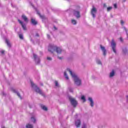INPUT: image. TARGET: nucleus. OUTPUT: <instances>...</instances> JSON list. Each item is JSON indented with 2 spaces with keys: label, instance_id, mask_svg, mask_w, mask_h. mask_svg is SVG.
<instances>
[{
  "label": "nucleus",
  "instance_id": "obj_45",
  "mask_svg": "<svg viewBox=\"0 0 128 128\" xmlns=\"http://www.w3.org/2000/svg\"><path fill=\"white\" fill-rule=\"evenodd\" d=\"M78 8H80V7H78Z\"/></svg>",
  "mask_w": 128,
  "mask_h": 128
},
{
  "label": "nucleus",
  "instance_id": "obj_30",
  "mask_svg": "<svg viewBox=\"0 0 128 128\" xmlns=\"http://www.w3.org/2000/svg\"><path fill=\"white\" fill-rule=\"evenodd\" d=\"M48 60H52V58L50 57H47Z\"/></svg>",
  "mask_w": 128,
  "mask_h": 128
},
{
  "label": "nucleus",
  "instance_id": "obj_21",
  "mask_svg": "<svg viewBox=\"0 0 128 128\" xmlns=\"http://www.w3.org/2000/svg\"><path fill=\"white\" fill-rule=\"evenodd\" d=\"M72 24H76V20H72Z\"/></svg>",
  "mask_w": 128,
  "mask_h": 128
},
{
  "label": "nucleus",
  "instance_id": "obj_4",
  "mask_svg": "<svg viewBox=\"0 0 128 128\" xmlns=\"http://www.w3.org/2000/svg\"><path fill=\"white\" fill-rule=\"evenodd\" d=\"M69 100L74 108H76L78 106V101L74 98L69 97Z\"/></svg>",
  "mask_w": 128,
  "mask_h": 128
},
{
  "label": "nucleus",
  "instance_id": "obj_37",
  "mask_svg": "<svg viewBox=\"0 0 128 128\" xmlns=\"http://www.w3.org/2000/svg\"><path fill=\"white\" fill-rule=\"evenodd\" d=\"M12 90L13 91V92H16V91L14 89H12Z\"/></svg>",
  "mask_w": 128,
  "mask_h": 128
},
{
  "label": "nucleus",
  "instance_id": "obj_3",
  "mask_svg": "<svg viewBox=\"0 0 128 128\" xmlns=\"http://www.w3.org/2000/svg\"><path fill=\"white\" fill-rule=\"evenodd\" d=\"M31 83V86L32 88H35V92H38V94H41V96H44V92H42V91L40 90V88L38 87V86L36 85V84H34V82H32V81L30 82Z\"/></svg>",
  "mask_w": 128,
  "mask_h": 128
},
{
  "label": "nucleus",
  "instance_id": "obj_39",
  "mask_svg": "<svg viewBox=\"0 0 128 128\" xmlns=\"http://www.w3.org/2000/svg\"><path fill=\"white\" fill-rule=\"evenodd\" d=\"M47 36H48V38H50V35H48V34L47 35Z\"/></svg>",
  "mask_w": 128,
  "mask_h": 128
},
{
  "label": "nucleus",
  "instance_id": "obj_26",
  "mask_svg": "<svg viewBox=\"0 0 128 128\" xmlns=\"http://www.w3.org/2000/svg\"><path fill=\"white\" fill-rule=\"evenodd\" d=\"M33 56L34 58V60H36V58H38V56H36V54H33Z\"/></svg>",
  "mask_w": 128,
  "mask_h": 128
},
{
  "label": "nucleus",
  "instance_id": "obj_40",
  "mask_svg": "<svg viewBox=\"0 0 128 128\" xmlns=\"http://www.w3.org/2000/svg\"><path fill=\"white\" fill-rule=\"evenodd\" d=\"M54 30H58V28H56V26H54Z\"/></svg>",
  "mask_w": 128,
  "mask_h": 128
},
{
  "label": "nucleus",
  "instance_id": "obj_5",
  "mask_svg": "<svg viewBox=\"0 0 128 128\" xmlns=\"http://www.w3.org/2000/svg\"><path fill=\"white\" fill-rule=\"evenodd\" d=\"M98 12V10H96V8L94 7V6H92V8L90 10V14L92 16V18H96V14Z\"/></svg>",
  "mask_w": 128,
  "mask_h": 128
},
{
  "label": "nucleus",
  "instance_id": "obj_9",
  "mask_svg": "<svg viewBox=\"0 0 128 128\" xmlns=\"http://www.w3.org/2000/svg\"><path fill=\"white\" fill-rule=\"evenodd\" d=\"M100 47L102 50L103 52L104 56H106V48L102 45H100Z\"/></svg>",
  "mask_w": 128,
  "mask_h": 128
},
{
  "label": "nucleus",
  "instance_id": "obj_8",
  "mask_svg": "<svg viewBox=\"0 0 128 128\" xmlns=\"http://www.w3.org/2000/svg\"><path fill=\"white\" fill-rule=\"evenodd\" d=\"M18 22L20 24H21L23 30H26V24H24V22H22V20L19 19L18 20Z\"/></svg>",
  "mask_w": 128,
  "mask_h": 128
},
{
  "label": "nucleus",
  "instance_id": "obj_42",
  "mask_svg": "<svg viewBox=\"0 0 128 128\" xmlns=\"http://www.w3.org/2000/svg\"><path fill=\"white\" fill-rule=\"evenodd\" d=\"M37 64H40V62H38Z\"/></svg>",
  "mask_w": 128,
  "mask_h": 128
},
{
  "label": "nucleus",
  "instance_id": "obj_7",
  "mask_svg": "<svg viewBox=\"0 0 128 128\" xmlns=\"http://www.w3.org/2000/svg\"><path fill=\"white\" fill-rule=\"evenodd\" d=\"M74 15L76 16V18H80V13L78 10H74Z\"/></svg>",
  "mask_w": 128,
  "mask_h": 128
},
{
  "label": "nucleus",
  "instance_id": "obj_2",
  "mask_svg": "<svg viewBox=\"0 0 128 128\" xmlns=\"http://www.w3.org/2000/svg\"><path fill=\"white\" fill-rule=\"evenodd\" d=\"M48 50L50 52H52V54L54 52H56L57 54H62V48H60L54 45H50L48 46Z\"/></svg>",
  "mask_w": 128,
  "mask_h": 128
},
{
  "label": "nucleus",
  "instance_id": "obj_24",
  "mask_svg": "<svg viewBox=\"0 0 128 128\" xmlns=\"http://www.w3.org/2000/svg\"><path fill=\"white\" fill-rule=\"evenodd\" d=\"M112 8V7L109 6L107 8V12H110V10H111Z\"/></svg>",
  "mask_w": 128,
  "mask_h": 128
},
{
  "label": "nucleus",
  "instance_id": "obj_29",
  "mask_svg": "<svg viewBox=\"0 0 128 128\" xmlns=\"http://www.w3.org/2000/svg\"><path fill=\"white\" fill-rule=\"evenodd\" d=\"M114 8H118V6L116 5V4H114Z\"/></svg>",
  "mask_w": 128,
  "mask_h": 128
},
{
  "label": "nucleus",
  "instance_id": "obj_38",
  "mask_svg": "<svg viewBox=\"0 0 128 128\" xmlns=\"http://www.w3.org/2000/svg\"><path fill=\"white\" fill-rule=\"evenodd\" d=\"M58 58H59V60H62V57H58Z\"/></svg>",
  "mask_w": 128,
  "mask_h": 128
},
{
  "label": "nucleus",
  "instance_id": "obj_25",
  "mask_svg": "<svg viewBox=\"0 0 128 128\" xmlns=\"http://www.w3.org/2000/svg\"><path fill=\"white\" fill-rule=\"evenodd\" d=\"M123 52L124 54H126V52H128V49H126V48H125L124 50H123Z\"/></svg>",
  "mask_w": 128,
  "mask_h": 128
},
{
  "label": "nucleus",
  "instance_id": "obj_35",
  "mask_svg": "<svg viewBox=\"0 0 128 128\" xmlns=\"http://www.w3.org/2000/svg\"><path fill=\"white\" fill-rule=\"evenodd\" d=\"M124 30L125 32H126V34H128V30H126V28H124Z\"/></svg>",
  "mask_w": 128,
  "mask_h": 128
},
{
  "label": "nucleus",
  "instance_id": "obj_36",
  "mask_svg": "<svg viewBox=\"0 0 128 128\" xmlns=\"http://www.w3.org/2000/svg\"><path fill=\"white\" fill-rule=\"evenodd\" d=\"M1 54H4V50H2Z\"/></svg>",
  "mask_w": 128,
  "mask_h": 128
},
{
  "label": "nucleus",
  "instance_id": "obj_33",
  "mask_svg": "<svg viewBox=\"0 0 128 128\" xmlns=\"http://www.w3.org/2000/svg\"><path fill=\"white\" fill-rule=\"evenodd\" d=\"M82 128H86V126L85 124H83V126H82Z\"/></svg>",
  "mask_w": 128,
  "mask_h": 128
},
{
  "label": "nucleus",
  "instance_id": "obj_17",
  "mask_svg": "<svg viewBox=\"0 0 128 128\" xmlns=\"http://www.w3.org/2000/svg\"><path fill=\"white\" fill-rule=\"evenodd\" d=\"M114 76V70H112V72L110 73V78H112V76Z\"/></svg>",
  "mask_w": 128,
  "mask_h": 128
},
{
  "label": "nucleus",
  "instance_id": "obj_6",
  "mask_svg": "<svg viewBox=\"0 0 128 128\" xmlns=\"http://www.w3.org/2000/svg\"><path fill=\"white\" fill-rule=\"evenodd\" d=\"M111 46H112V49L114 54H116V42H114V40H112Z\"/></svg>",
  "mask_w": 128,
  "mask_h": 128
},
{
  "label": "nucleus",
  "instance_id": "obj_18",
  "mask_svg": "<svg viewBox=\"0 0 128 128\" xmlns=\"http://www.w3.org/2000/svg\"><path fill=\"white\" fill-rule=\"evenodd\" d=\"M64 76L66 78V80H68V74H66V72H64Z\"/></svg>",
  "mask_w": 128,
  "mask_h": 128
},
{
  "label": "nucleus",
  "instance_id": "obj_34",
  "mask_svg": "<svg viewBox=\"0 0 128 128\" xmlns=\"http://www.w3.org/2000/svg\"><path fill=\"white\" fill-rule=\"evenodd\" d=\"M120 42H124V40L122 39V38L120 37Z\"/></svg>",
  "mask_w": 128,
  "mask_h": 128
},
{
  "label": "nucleus",
  "instance_id": "obj_43",
  "mask_svg": "<svg viewBox=\"0 0 128 128\" xmlns=\"http://www.w3.org/2000/svg\"><path fill=\"white\" fill-rule=\"evenodd\" d=\"M41 84L42 86H43L42 84Z\"/></svg>",
  "mask_w": 128,
  "mask_h": 128
},
{
  "label": "nucleus",
  "instance_id": "obj_41",
  "mask_svg": "<svg viewBox=\"0 0 128 128\" xmlns=\"http://www.w3.org/2000/svg\"><path fill=\"white\" fill-rule=\"evenodd\" d=\"M36 36H39L38 34H36Z\"/></svg>",
  "mask_w": 128,
  "mask_h": 128
},
{
  "label": "nucleus",
  "instance_id": "obj_12",
  "mask_svg": "<svg viewBox=\"0 0 128 128\" xmlns=\"http://www.w3.org/2000/svg\"><path fill=\"white\" fill-rule=\"evenodd\" d=\"M22 18L26 22H28V18L25 15H22Z\"/></svg>",
  "mask_w": 128,
  "mask_h": 128
},
{
  "label": "nucleus",
  "instance_id": "obj_10",
  "mask_svg": "<svg viewBox=\"0 0 128 128\" xmlns=\"http://www.w3.org/2000/svg\"><path fill=\"white\" fill-rule=\"evenodd\" d=\"M31 22L34 26H36L38 24V22L34 18H31Z\"/></svg>",
  "mask_w": 128,
  "mask_h": 128
},
{
  "label": "nucleus",
  "instance_id": "obj_13",
  "mask_svg": "<svg viewBox=\"0 0 128 128\" xmlns=\"http://www.w3.org/2000/svg\"><path fill=\"white\" fill-rule=\"evenodd\" d=\"M38 14L40 16V18H42V20H46V16L44 15H41L40 13L39 12H37Z\"/></svg>",
  "mask_w": 128,
  "mask_h": 128
},
{
  "label": "nucleus",
  "instance_id": "obj_31",
  "mask_svg": "<svg viewBox=\"0 0 128 128\" xmlns=\"http://www.w3.org/2000/svg\"><path fill=\"white\" fill-rule=\"evenodd\" d=\"M17 96H18V97H19L20 98H22V96H20V93L17 92Z\"/></svg>",
  "mask_w": 128,
  "mask_h": 128
},
{
  "label": "nucleus",
  "instance_id": "obj_15",
  "mask_svg": "<svg viewBox=\"0 0 128 128\" xmlns=\"http://www.w3.org/2000/svg\"><path fill=\"white\" fill-rule=\"evenodd\" d=\"M6 42L7 44V46L9 47L10 48L12 46V45L10 44V41L6 39Z\"/></svg>",
  "mask_w": 128,
  "mask_h": 128
},
{
  "label": "nucleus",
  "instance_id": "obj_44",
  "mask_svg": "<svg viewBox=\"0 0 128 128\" xmlns=\"http://www.w3.org/2000/svg\"><path fill=\"white\" fill-rule=\"evenodd\" d=\"M104 6H106V4H104Z\"/></svg>",
  "mask_w": 128,
  "mask_h": 128
},
{
  "label": "nucleus",
  "instance_id": "obj_14",
  "mask_svg": "<svg viewBox=\"0 0 128 128\" xmlns=\"http://www.w3.org/2000/svg\"><path fill=\"white\" fill-rule=\"evenodd\" d=\"M88 100H90V106L92 107L94 106V100H92V98L90 97H89Z\"/></svg>",
  "mask_w": 128,
  "mask_h": 128
},
{
  "label": "nucleus",
  "instance_id": "obj_20",
  "mask_svg": "<svg viewBox=\"0 0 128 128\" xmlns=\"http://www.w3.org/2000/svg\"><path fill=\"white\" fill-rule=\"evenodd\" d=\"M31 120H32V121L33 122L34 124H35L36 122V118L34 117H32L31 118Z\"/></svg>",
  "mask_w": 128,
  "mask_h": 128
},
{
  "label": "nucleus",
  "instance_id": "obj_16",
  "mask_svg": "<svg viewBox=\"0 0 128 128\" xmlns=\"http://www.w3.org/2000/svg\"><path fill=\"white\" fill-rule=\"evenodd\" d=\"M26 128H34V126L30 124H27L26 125Z\"/></svg>",
  "mask_w": 128,
  "mask_h": 128
},
{
  "label": "nucleus",
  "instance_id": "obj_32",
  "mask_svg": "<svg viewBox=\"0 0 128 128\" xmlns=\"http://www.w3.org/2000/svg\"><path fill=\"white\" fill-rule=\"evenodd\" d=\"M120 24H124V20H120Z\"/></svg>",
  "mask_w": 128,
  "mask_h": 128
},
{
  "label": "nucleus",
  "instance_id": "obj_27",
  "mask_svg": "<svg viewBox=\"0 0 128 128\" xmlns=\"http://www.w3.org/2000/svg\"><path fill=\"white\" fill-rule=\"evenodd\" d=\"M96 62H97V64H102V62L100 60H98L96 61Z\"/></svg>",
  "mask_w": 128,
  "mask_h": 128
},
{
  "label": "nucleus",
  "instance_id": "obj_28",
  "mask_svg": "<svg viewBox=\"0 0 128 128\" xmlns=\"http://www.w3.org/2000/svg\"><path fill=\"white\" fill-rule=\"evenodd\" d=\"M55 86H58V81H55Z\"/></svg>",
  "mask_w": 128,
  "mask_h": 128
},
{
  "label": "nucleus",
  "instance_id": "obj_19",
  "mask_svg": "<svg viewBox=\"0 0 128 128\" xmlns=\"http://www.w3.org/2000/svg\"><path fill=\"white\" fill-rule=\"evenodd\" d=\"M42 108L44 110H46V111L48 110V108H46V106H42Z\"/></svg>",
  "mask_w": 128,
  "mask_h": 128
},
{
  "label": "nucleus",
  "instance_id": "obj_22",
  "mask_svg": "<svg viewBox=\"0 0 128 128\" xmlns=\"http://www.w3.org/2000/svg\"><path fill=\"white\" fill-rule=\"evenodd\" d=\"M81 100H82L84 102H86V98L84 97V96H82L81 97Z\"/></svg>",
  "mask_w": 128,
  "mask_h": 128
},
{
  "label": "nucleus",
  "instance_id": "obj_11",
  "mask_svg": "<svg viewBox=\"0 0 128 128\" xmlns=\"http://www.w3.org/2000/svg\"><path fill=\"white\" fill-rule=\"evenodd\" d=\"M75 124L76 128H80V120H77V121H76L75 122Z\"/></svg>",
  "mask_w": 128,
  "mask_h": 128
},
{
  "label": "nucleus",
  "instance_id": "obj_23",
  "mask_svg": "<svg viewBox=\"0 0 128 128\" xmlns=\"http://www.w3.org/2000/svg\"><path fill=\"white\" fill-rule=\"evenodd\" d=\"M19 38L20 40H24V36H22V34H20Z\"/></svg>",
  "mask_w": 128,
  "mask_h": 128
},
{
  "label": "nucleus",
  "instance_id": "obj_1",
  "mask_svg": "<svg viewBox=\"0 0 128 128\" xmlns=\"http://www.w3.org/2000/svg\"><path fill=\"white\" fill-rule=\"evenodd\" d=\"M67 70L69 72L70 76H72V78H73L74 84H76V86H80V84H82V80L80 78H78V77L76 74L72 72L68 68H67Z\"/></svg>",
  "mask_w": 128,
  "mask_h": 128
}]
</instances>
